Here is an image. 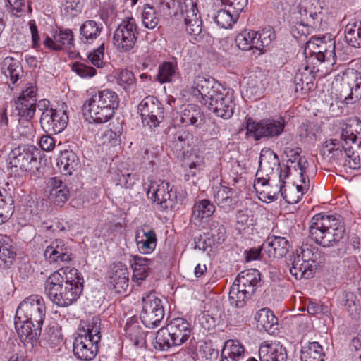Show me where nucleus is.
<instances>
[{
	"instance_id": "obj_55",
	"label": "nucleus",
	"mask_w": 361,
	"mask_h": 361,
	"mask_svg": "<svg viewBox=\"0 0 361 361\" xmlns=\"http://www.w3.org/2000/svg\"><path fill=\"white\" fill-rule=\"evenodd\" d=\"M6 190L0 188V225L7 221L11 216V204L6 203Z\"/></svg>"
},
{
	"instance_id": "obj_2",
	"label": "nucleus",
	"mask_w": 361,
	"mask_h": 361,
	"mask_svg": "<svg viewBox=\"0 0 361 361\" xmlns=\"http://www.w3.org/2000/svg\"><path fill=\"white\" fill-rule=\"evenodd\" d=\"M192 94L200 97V102L217 116L230 118L234 112V90L214 78L197 75L192 85Z\"/></svg>"
},
{
	"instance_id": "obj_27",
	"label": "nucleus",
	"mask_w": 361,
	"mask_h": 361,
	"mask_svg": "<svg viewBox=\"0 0 361 361\" xmlns=\"http://www.w3.org/2000/svg\"><path fill=\"white\" fill-rule=\"evenodd\" d=\"M254 188L260 200L271 202L277 199L279 193L281 192L282 186L281 184L280 185L271 184L270 177L259 176L255 180Z\"/></svg>"
},
{
	"instance_id": "obj_45",
	"label": "nucleus",
	"mask_w": 361,
	"mask_h": 361,
	"mask_svg": "<svg viewBox=\"0 0 361 361\" xmlns=\"http://www.w3.org/2000/svg\"><path fill=\"white\" fill-rule=\"evenodd\" d=\"M238 14L229 9H220L213 17L214 22L221 28L229 29L238 19Z\"/></svg>"
},
{
	"instance_id": "obj_43",
	"label": "nucleus",
	"mask_w": 361,
	"mask_h": 361,
	"mask_svg": "<svg viewBox=\"0 0 361 361\" xmlns=\"http://www.w3.org/2000/svg\"><path fill=\"white\" fill-rule=\"evenodd\" d=\"M346 42L353 47H361V22L349 23L345 28Z\"/></svg>"
},
{
	"instance_id": "obj_39",
	"label": "nucleus",
	"mask_w": 361,
	"mask_h": 361,
	"mask_svg": "<svg viewBox=\"0 0 361 361\" xmlns=\"http://www.w3.org/2000/svg\"><path fill=\"white\" fill-rule=\"evenodd\" d=\"M2 70L10 81L15 84L22 77L23 71L20 63L13 57H6L2 63Z\"/></svg>"
},
{
	"instance_id": "obj_40",
	"label": "nucleus",
	"mask_w": 361,
	"mask_h": 361,
	"mask_svg": "<svg viewBox=\"0 0 361 361\" xmlns=\"http://www.w3.org/2000/svg\"><path fill=\"white\" fill-rule=\"evenodd\" d=\"M180 122L185 126H198V121L203 118V114L200 108L195 104H188L180 114Z\"/></svg>"
},
{
	"instance_id": "obj_12",
	"label": "nucleus",
	"mask_w": 361,
	"mask_h": 361,
	"mask_svg": "<svg viewBox=\"0 0 361 361\" xmlns=\"http://www.w3.org/2000/svg\"><path fill=\"white\" fill-rule=\"evenodd\" d=\"M138 26L133 16L124 18L116 29L113 36V43L121 52L132 49L137 39Z\"/></svg>"
},
{
	"instance_id": "obj_51",
	"label": "nucleus",
	"mask_w": 361,
	"mask_h": 361,
	"mask_svg": "<svg viewBox=\"0 0 361 361\" xmlns=\"http://www.w3.org/2000/svg\"><path fill=\"white\" fill-rule=\"evenodd\" d=\"M135 80L133 73L126 69L121 71L116 78L117 84L126 92H129L134 88Z\"/></svg>"
},
{
	"instance_id": "obj_15",
	"label": "nucleus",
	"mask_w": 361,
	"mask_h": 361,
	"mask_svg": "<svg viewBox=\"0 0 361 361\" xmlns=\"http://www.w3.org/2000/svg\"><path fill=\"white\" fill-rule=\"evenodd\" d=\"M274 39V35L269 31L258 32L252 30H245L237 35L235 42L240 49H256L260 54L265 51Z\"/></svg>"
},
{
	"instance_id": "obj_17",
	"label": "nucleus",
	"mask_w": 361,
	"mask_h": 361,
	"mask_svg": "<svg viewBox=\"0 0 361 361\" xmlns=\"http://www.w3.org/2000/svg\"><path fill=\"white\" fill-rule=\"evenodd\" d=\"M142 123L149 128L157 127L164 118L161 103L153 96L144 98L138 105Z\"/></svg>"
},
{
	"instance_id": "obj_25",
	"label": "nucleus",
	"mask_w": 361,
	"mask_h": 361,
	"mask_svg": "<svg viewBox=\"0 0 361 361\" xmlns=\"http://www.w3.org/2000/svg\"><path fill=\"white\" fill-rule=\"evenodd\" d=\"M288 240L281 236H269L262 244V250L269 258L281 259L284 257L290 250Z\"/></svg>"
},
{
	"instance_id": "obj_23",
	"label": "nucleus",
	"mask_w": 361,
	"mask_h": 361,
	"mask_svg": "<svg viewBox=\"0 0 361 361\" xmlns=\"http://www.w3.org/2000/svg\"><path fill=\"white\" fill-rule=\"evenodd\" d=\"M44 257L49 263L58 265L68 263L72 260L71 249L61 240H54L44 250Z\"/></svg>"
},
{
	"instance_id": "obj_19",
	"label": "nucleus",
	"mask_w": 361,
	"mask_h": 361,
	"mask_svg": "<svg viewBox=\"0 0 361 361\" xmlns=\"http://www.w3.org/2000/svg\"><path fill=\"white\" fill-rule=\"evenodd\" d=\"M68 116L66 111L53 108L44 109L41 116L40 124L47 133L58 134L67 126Z\"/></svg>"
},
{
	"instance_id": "obj_18",
	"label": "nucleus",
	"mask_w": 361,
	"mask_h": 361,
	"mask_svg": "<svg viewBox=\"0 0 361 361\" xmlns=\"http://www.w3.org/2000/svg\"><path fill=\"white\" fill-rule=\"evenodd\" d=\"M340 83L343 86L341 96L346 104H352L361 98V72L350 69L344 72Z\"/></svg>"
},
{
	"instance_id": "obj_22",
	"label": "nucleus",
	"mask_w": 361,
	"mask_h": 361,
	"mask_svg": "<svg viewBox=\"0 0 361 361\" xmlns=\"http://www.w3.org/2000/svg\"><path fill=\"white\" fill-rule=\"evenodd\" d=\"M43 324L15 316V329L20 341L33 344L38 339Z\"/></svg>"
},
{
	"instance_id": "obj_61",
	"label": "nucleus",
	"mask_w": 361,
	"mask_h": 361,
	"mask_svg": "<svg viewBox=\"0 0 361 361\" xmlns=\"http://www.w3.org/2000/svg\"><path fill=\"white\" fill-rule=\"evenodd\" d=\"M28 24L31 33L32 47L37 50H39L42 44L36 23L34 20H32L29 21Z\"/></svg>"
},
{
	"instance_id": "obj_29",
	"label": "nucleus",
	"mask_w": 361,
	"mask_h": 361,
	"mask_svg": "<svg viewBox=\"0 0 361 361\" xmlns=\"http://www.w3.org/2000/svg\"><path fill=\"white\" fill-rule=\"evenodd\" d=\"M125 336L135 346L142 347L146 343V332L140 325L138 319L135 317L128 319L125 327Z\"/></svg>"
},
{
	"instance_id": "obj_48",
	"label": "nucleus",
	"mask_w": 361,
	"mask_h": 361,
	"mask_svg": "<svg viewBox=\"0 0 361 361\" xmlns=\"http://www.w3.org/2000/svg\"><path fill=\"white\" fill-rule=\"evenodd\" d=\"M4 2L8 11L13 16H22L27 11H32L30 5L27 4L25 0H4Z\"/></svg>"
},
{
	"instance_id": "obj_54",
	"label": "nucleus",
	"mask_w": 361,
	"mask_h": 361,
	"mask_svg": "<svg viewBox=\"0 0 361 361\" xmlns=\"http://www.w3.org/2000/svg\"><path fill=\"white\" fill-rule=\"evenodd\" d=\"M72 71L80 78L85 79L92 78L97 74V71L94 67L78 61L72 65Z\"/></svg>"
},
{
	"instance_id": "obj_64",
	"label": "nucleus",
	"mask_w": 361,
	"mask_h": 361,
	"mask_svg": "<svg viewBox=\"0 0 361 361\" xmlns=\"http://www.w3.org/2000/svg\"><path fill=\"white\" fill-rule=\"evenodd\" d=\"M37 87L35 84H29L28 86L22 91L18 99H24L25 100L36 102Z\"/></svg>"
},
{
	"instance_id": "obj_28",
	"label": "nucleus",
	"mask_w": 361,
	"mask_h": 361,
	"mask_svg": "<svg viewBox=\"0 0 361 361\" xmlns=\"http://www.w3.org/2000/svg\"><path fill=\"white\" fill-rule=\"evenodd\" d=\"M214 199L220 208L227 212L236 204L238 194L231 188L220 185L216 187L214 192Z\"/></svg>"
},
{
	"instance_id": "obj_24",
	"label": "nucleus",
	"mask_w": 361,
	"mask_h": 361,
	"mask_svg": "<svg viewBox=\"0 0 361 361\" xmlns=\"http://www.w3.org/2000/svg\"><path fill=\"white\" fill-rule=\"evenodd\" d=\"M305 64L298 70L295 75V80H299L302 84L312 82L314 78L315 65L324 61V55L321 54L319 47L310 51V54H305Z\"/></svg>"
},
{
	"instance_id": "obj_8",
	"label": "nucleus",
	"mask_w": 361,
	"mask_h": 361,
	"mask_svg": "<svg viewBox=\"0 0 361 361\" xmlns=\"http://www.w3.org/2000/svg\"><path fill=\"white\" fill-rule=\"evenodd\" d=\"M8 162L11 172L18 176H35L40 165L37 151L28 145L13 148L8 154Z\"/></svg>"
},
{
	"instance_id": "obj_50",
	"label": "nucleus",
	"mask_w": 361,
	"mask_h": 361,
	"mask_svg": "<svg viewBox=\"0 0 361 361\" xmlns=\"http://www.w3.org/2000/svg\"><path fill=\"white\" fill-rule=\"evenodd\" d=\"M176 77V68L171 63L165 62L159 66L158 79L160 82H171Z\"/></svg>"
},
{
	"instance_id": "obj_20",
	"label": "nucleus",
	"mask_w": 361,
	"mask_h": 361,
	"mask_svg": "<svg viewBox=\"0 0 361 361\" xmlns=\"http://www.w3.org/2000/svg\"><path fill=\"white\" fill-rule=\"evenodd\" d=\"M179 8L188 33L193 36L200 34L202 20L197 7V0H180Z\"/></svg>"
},
{
	"instance_id": "obj_47",
	"label": "nucleus",
	"mask_w": 361,
	"mask_h": 361,
	"mask_svg": "<svg viewBox=\"0 0 361 361\" xmlns=\"http://www.w3.org/2000/svg\"><path fill=\"white\" fill-rule=\"evenodd\" d=\"M143 25L148 29H154L159 21V14L154 7L146 4L142 13Z\"/></svg>"
},
{
	"instance_id": "obj_58",
	"label": "nucleus",
	"mask_w": 361,
	"mask_h": 361,
	"mask_svg": "<svg viewBox=\"0 0 361 361\" xmlns=\"http://www.w3.org/2000/svg\"><path fill=\"white\" fill-rule=\"evenodd\" d=\"M250 211L247 209L238 210L236 214L237 224L240 226V228H245L253 224V216L250 214Z\"/></svg>"
},
{
	"instance_id": "obj_14",
	"label": "nucleus",
	"mask_w": 361,
	"mask_h": 361,
	"mask_svg": "<svg viewBox=\"0 0 361 361\" xmlns=\"http://www.w3.org/2000/svg\"><path fill=\"white\" fill-rule=\"evenodd\" d=\"M165 315L162 300L156 293H150L142 297V310L140 319L147 328L159 326Z\"/></svg>"
},
{
	"instance_id": "obj_5",
	"label": "nucleus",
	"mask_w": 361,
	"mask_h": 361,
	"mask_svg": "<svg viewBox=\"0 0 361 361\" xmlns=\"http://www.w3.org/2000/svg\"><path fill=\"white\" fill-rule=\"evenodd\" d=\"M120 98L113 90L106 88L99 90L87 99L82 106L84 114L89 116L95 123L109 121L118 108Z\"/></svg>"
},
{
	"instance_id": "obj_36",
	"label": "nucleus",
	"mask_w": 361,
	"mask_h": 361,
	"mask_svg": "<svg viewBox=\"0 0 361 361\" xmlns=\"http://www.w3.org/2000/svg\"><path fill=\"white\" fill-rule=\"evenodd\" d=\"M133 270V281L139 283L145 280L150 271L152 260L138 255L132 257L130 261Z\"/></svg>"
},
{
	"instance_id": "obj_4",
	"label": "nucleus",
	"mask_w": 361,
	"mask_h": 361,
	"mask_svg": "<svg viewBox=\"0 0 361 361\" xmlns=\"http://www.w3.org/2000/svg\"><path fill=\"white\" fill-rule=\"evenodd\" d=\"M309 232L310 238L324 247L338 245L345 236V228L341 221L334 216L323 214L312 218Z\"/></svg>"
},
{
	"instance_id": "obj_33",
	"label": "nucleus",
	"mask_w": 361,
	"mask_h": 361,
	"mask_svg": "<svg viewBox=\"0 0 361 361\" xmlns=\"http://www.w3.org/2000/svg\"><path fill=\"white\" fill-rule=\"evenodd\" d=\"M278 166L279 158L276 154L271 149L262 151L259 157V166L256 177L263 176V173H265L266 178H268Z\"/></svg>"
},
{
	"instance_id": "obj_9",
	"label": "nucleus",
	"mask_w": 361,
	"mask_h": 361,
	"mask_svg": "<svg viewBox=\"0 0 361 361\" xmlns=\"http://www.w3.org/2000/svg\"><path fill=\"white\" fill-rule=\"evenodd\" d=\"M260 273L255 269L241 271L229 291V302L235 307H242L245 301L255 291L257 285L260 281Z\"/></svg>"
},
{
	"instance_id": "obj_1",
	"label": "nucleus",
	"mask_w": 361,
	"mask_h": 361,
	"mask_svg": "<svg viewBox=\"0 0 361 361\" xmlns=\"http://www.w3.org/2000/svg\"><path fill=\"white\" fill-rule=\"evenodd\" d=\"M361 123L350 120L348 123L340 122L334 126V137L326 140L322 144V154L330 161H341L351 169L361 166V138L358 137Z\"/></svg>"
},
{
	"instance_id": "obj_11",
	"label": "nucleus",
	"mask_w": 361,
	"mask_h": 361,
	"mask_svg": "<svg viewBox=\"0 0 361 361\" xmlns=\"http://www.w3.org/2000/svg\"><path fill=\"white\" fill-rule=\"evenodd\" d=\"M307 161L299 157L298 166L299 169H295V176H298V180L287 185H282L281 195L288 204H296L302 197L310 188V179L307 176Z\"/></svg>"
},
{
	"instance_id": "obj_13",
	"label": "nucleus",
	"mask_w": 361,
	"mask_h": 361,
	"mask_svg": "<svg viewBox=\"0 0 361 361\" xmlns=\"http://www.w3.org/2000/svg\"><path fill=\"white\" fill-rule=\"evenodd\" d=\"M285 128V121L282 117L270 118L255 121L252 118L246 121V129L255 140L262 138H272L280 135Z\"/></svg>"
},
{
	"instance_id": "obj_26",
	"label": "nucleus",
	"mask_w": 361,
	"mask_h": 361,
	"mask_svg": "<svg viewBox=\"0 0 361 361\" xmlns=\"http://www.w3.org/2000/svg\"><path fill=\"white\" fill-rule=\"evenodd\" d=\"M260 361H286V348L276 341H266L259 348Z\"/></svg>"
},
{
	"instance_id": "obj_59",
	"label": "nucleus",
	"mask_w": 361,
	"mask_h": 361,
	"mask_svg": "<svg viewBox=\"0 0 361 361\" xmlns=\"http://www.w3.org/2000/svg\"><path fill=\"white\" fill-rule=\"evenodd\" d=\"M221 2L228 6V9L238 14V16L247 5V0H221Z\"/></svg>"
},
{
	"instance_id": "obj_35",
	"label": "nucleus",
	"mask_w": 361,
	"mask_h": 361,
	"mask_svg": "<svg viewBox=\"0 0 361 361\" xmlns=\"http://www.w3.org/2000/svg\"><path fill=\"white\" fill-rule=\"evenodd\" d=\"M136 243L139 251L142 254L152 253L157 246V235L152 229L142 230L136 234Z\"/></svg>"
},
{
	"instance_id": "obj_21",
	"label": "nucleus",
	"mask_w": 361,
	"mask_h": 361,
	"mask_svg": "<svg viewBox=\"0 0 361 361\" xmlns=\"http://www.w3.org/2000/svg\"><path fill=\"white\" fill-rule=\"evenodd\" d=\"M313 255L309 250H302L301 254L293 256L290 273L296 279H309L313 276L315 261L310 255Z\"/></svg>"
},
{
	"instance_id": "obj_41",
	"label": "nucleus",
	"mask_w": 361,
	"mask_h": 361,
	"mask_svg": "<svg viewBox=\"0 0 361 361\" xmlns=\"http://www.w3.org/2000/svg\"><path fill=\"white\" fill-rule=\"evenodd\" d=\"M57 164L61 173L71 175L76 169L78 162L73 152L66 151L60 156Z\"/></svg>"
},
{
	"instance_id": "obj_62",
	"label": "nucleus",
	"mask_w": 361,
	"mask_h": 361,
	"mask_svg": "<svg viewBox=\"0 0 361 361\" xmlns=\"http://www.w3.org/2000/svg\"><path fill=\"white\" fill-rule=\"evenodd\" d=\"M307 311L308 314L312 316H317L319 314H326L328 312L327 307L312 300H310L307 305Z\"/></svg>"
},
{
	"instance_id": "obj_7",
	"label": "nucleus",
	"mask_w": 361,
	"mask_h": 361,
	"mask_svg": "<svg viewBox=\"0 0 361 361\" xmlns=\"http://www.w3.org/2000/svg\"><path fill=\"white\" fill-rule=\"evenodd\" d=\"M192 334L191 324L182 317L173 318L157 332L154 348L159 350H167L171 347L185 343Z\"/></svg>"
},
{
	"instance_id": "obj_52",
	"label": "nucleus",
	"mask_w": 361,
	"mask_h": 361,
	"mask_svg": "<svg viewBox=\"0 0 361 361\" xmlns=\"http://www.w3.org/2000/svg\"><path fill=\"white\" fill-rule=\"evenodd\" d=\"M54 39L59 46V50H62L66 47H70L73 44V32L69 30H63L54 33Z\"/></svg>"
},
{
	"instance_id": "obj_42",
	"label": "nucleus",
	"mask_w": 361,
	"mask_h": 361,
	"mask_svg": "<svg viewBox=\"0 0 361 361\" xmlns=\"http://www.w3.org/2000/svg\"><path fill=\"white\" fill-rule=\"evenodd\" d=\"M324 353L317 342L310 343L301 351L302 361H324Z\"/></svg>"
},
{
	"instance_id": "obj_60",
	"label": "nucleus",
	"mask_w": 361,
	"mask_h": 361,
	"mask_svg": "<svg viewBox=\"0 0 361 361\" xmlns=\"http://www.w3.org/2000/svg\"><path fill=\"white\" fill-rule=\"evenodd\" d=\"M308 32V27L302 23H296L291 28L292 35L298 40L305 39Z\"/></svg>"
},
{
	"instance_id": "obj_37",
	"label": "nucleus",
	"mask_w": 361,
	"mask_h": 361,
	"mask_svg": "<svg viewBox=\"0 0 361 361\" xmlns=\"http://www.w3.org/2000/svg\"><path fill=\"white\" fill-rule=\"evenodd\" d=\"M51 189L49 198L54 204L61 205L64 204L69 197V190L66 184L56 177L50 180Z\"/></svg>"
},
{
	"instance_id": "obj_32",
	"label": "nucleus",
	"mask_w": 361,
	"mask_h": 361,
	"mask_svg": "<svg viewBox=\"0 0 361 361\" xmlns=\"http://www.w3.org/2000/svg\"><path fill=\"white\" fill-rule=\"evenodd\" d=\"M323 2L320 0H305L299 5L300 12L302 13V10L305 13V16H309L310 18L308 23H312L314 27L320 25L322 20V11Z\"/></svg>"
},
{
	"instance_id": "obj_57",
	"label": "nucleus",
	"mask_w": 361,
	"mask_h": 361,
	"mask_svg": "<svg viewBox=\"0 0 361 361\" xmlns=\"http://www.w3.org/2000/svg\"><path fill=\"white\" fill-rule=\"evenodd\" d=\"M356 297L353 293H347L343 302V306L351 316L359 314L360 308L355 301Z\"/></svg>"
},
{
	"instance_id": "obj_63",
	"label": "nucleus",
	"mask_w": 361,
	"mask_h": 361,
	"mask_svg": "<svg viewBox=\"0 0 361 361\" xmlns=\"http://www.w3.org/2000/svg\"><path fill=\"white\" fill-rule=\"evenodd\" d=\"M39 144L42 150L51 152L56 147V140L50 135H44L40 137Z\"/></svg>"
},
{
	"instance_id": "obj_44",
	"label": "nucleus",
	"mask_w": 361,
	"mask_h": 361,
	"mask_svg": "<svg viewBox=\"0 0 361 361\" xmlns=\"http://www.w3.org/2000/svg\"><path fill=\"white\" fill-rule=\"evenodd\" d=\"M215 212V206L209 200H202L196 202L192 207V217L202 220L210 217Z\"/></svg>"
},
{
	"instance_id": "obj_34",
	"label": "nucleus",
	"mask_w": 361,
	"mask_h": 361,
	"mask_svg": "<svg viewBox=\"0 0 361 361\" xmlns=\"http://www.w3.org/2000/svg\"><path fill=\"white\" fill-rule=\"evenodd\" d=\"M103 30L101 23L94 20L85 21L80 27V38L85 44H92L100 35Z\"/></svg>"
},
{
	"instance_id": "obj_30",
	"label": "nucleus",
	"mask_w": 361,
	"mask_h": 361,
	"mask_svg": "<svg viewBox=\"0 0 361 361\" xmlns=\"http://www.w3.org/2000/svg\"><path fill=\"white\" fill-rule=\"evenodd\" d=\"M247 354L244 345L238 340L229 339L225 342L221 361H242Z\"/></svg>"
},
{
	"instance_id": "obj_31",
	"label": "nucleus",
	"mask_w": 361,
	"mask_h": 361,
	"mask_svg": "<svg viewBox=\"0 0 361 361\" xmlns=\"http://www.w3.org/2000/svg\"><path fill=\"white\" fill-rule=\"evenodd\" d=\"M129 271L121 263L116 264L110 276V283L117 293H124L129 286Z\"/></svg>"
},
{
	"instance_id": "obj_46",
	"label": "nucleus",
	"mask_w": 361,
	"mask_h": 361,
	"mask_svg": "<svg viewBox=\"0 0 361 361\" xmlns=\"http://www.w3.org/2000/svg\"><path fill=\"white\" fill-rule=\"evenodd\" d=\"M15 110L20 118L30 120L34 117L36 111V104L35 101L17 99L15 101Z\"/></svg>"
},
{
	"instance_id": "obj_16",
	"label": "nucleus",
	"mask_w": 361,
	"mask_h": 361,
	"mask_svg": "<svg viewBox=\"0 0 361 361\" xmlns=\"http://www.w3.org/2000/svg\"><path fill=\"white\" fill-rule=\"evenodd\" d=\"M16 315L21 319L34 321L43 324L46 315L44 298L39 295H32L25 298L19 304Z\"/></svg>"
},
{
	"instance_id": "obj_6",
	"label": "nucleus",
	"mask_w": 361,
	"mask_h": 361,
	"mask_svg": "<svg viewBox=\"0 0 361 361\" xmlns=\"http://www.w3.org/2000/svg\"><path fill=\"white\" fill-rule=\"evenodd\" d=\"M100 326L101 320L98 317L80 322L73 343V352L78 359L91 360L96 356L101 340Z\"/></svg>"
},
{
	"instance_id": "obj_53",
	"label": "nucleus",
	"mask_w": 361,
	"mask_h": 361,
	"mask_svg": "<svg viewBox=\"0 0 361 361\" xmlns=\"http://www.w3.org/2000/svg\"><path fill=\"white\" fill-rule=\"evenodd\" d=\"M104 44L102 43L97 49L92 50L87 55L88 60L97 68H102L106 64L104 61Z\"/></svg>"
},
{
	"instance_id": "obj_38",
	"label": "nucleus",
	"mask_w": 361,
	"mask_h": 361,
	"mask_svg": "<svg viewBox=\"0 0 361 361\" xmlns=\"http://www.w3.org/2000/svg\"><path fill=\"white\" fill-rule=\"evenodd\" d=\"M15 257L11 239L6 235H0V267H10Z\"/></svg>"
},
{
	"instance_id": "obj_56",
	"label": "nucleus",
	"mask_w": 361,
	"mask_h": 361,
	"mask_svg": "<svg viewBox=\"0 0 361 361\" xmlns=\"http://www.w3.org/2000/svg\"><path fill=\"white\" fill-rule=\"evenodd\" d=\"M319 49L321 51V54H324V61H334L336 56L335 54V42L329 39L328 42L325 40L323 37L322 43L319 44Z\"/></svg>"
},
{
	"instance_id": "obj_10",
	"label": "nucleus",
	"mask_w": 361,
	"mask_h": 361,
	"mask_svg": "<svg viewBox=\"0 0 361 361\" xmlns=\"http://www.w3.org/2000/svg\"><path fill=\"white\" fill-rule=\"evenodd\" d=\"M147 197L160 211L171 209L177 197L173 185L161 179L149 180Z\"/></svg>"
},
{
	"instance_id": "obj_49",
	"label": "nucleus",
	"mask_w": 361,
	"mask_h": 361,
	"mask_svg": "<svg viewBox=\"0 0 361 361\" xmlns=\"http://www.w3.org/2000/svg\"><path fill=\"white\" fill-rule=\"evenodd\" d=\"M255 319L257 324L262 326L266 331L271 330L272 326L277 323V318L273 312L267 309H261L257 314Z\"/></svg>"
},
{
	"instance_id": "obj_3",
	"label": "nucleus",
	"mask_w": 361,
	"mask_h": 361,
	"mask_svg": "<svg viewBox=\"0 0 361 361\" xmlns=\"http://www.w3.org/2000/svg\"><path fill=\"white\" fill-rule=\"evenodd\" d=\"M83 290V278L78 269L62 267L52 273L45 281L47 297L59 307H68L75 302Z\"/></svg>"
}]
</instances>
